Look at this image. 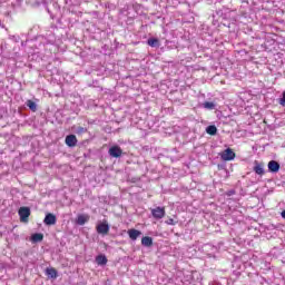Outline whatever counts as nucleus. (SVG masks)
<instances>
[{
	"label": "nucleus",
	"instance_id": "nucleus-1",
	"mask_svg": "<svg viewBox=\"0 0 285 285\" xmlns=\"http://www.w3.org/2000/svg\"><path fill=\"white\" fill-rule=\"evenodd\" d=\"M19 217H20V222L22 224H28L29 219H30V209L29 207H20L18 210Z\"/></svg>",
	"mask_w": 285,
	"mask_h": 285
},
{
	"label": "nucleus",
	"instance_id": "nucleus-2",
	"mask_svg": "<svg viewBox=\"0 0 285 285\" xmlns=\"http://www.w3.org/2000/svg\"><path fill=\"white\" fill-rule=\"evenodd\" d=\"M235 157H237V155L232 148H227L220 154V159H223V161H233Z\"/></svg>",
	"mask_w": 285,
	"mask_h": 285
},
{
	"label": "nucleus",
	"instance_id": "nucleus-3",
	"mask_svg": "<svg viewBox=\"0 0 285 285\" xmlns=\"http://www.w3.org/2000/svg\"><path fill=\"white\" fill-rule=\"evenodd\" d=\"M154 219H164L166 217V207H156L151 209Z\"/></svg>",
	"mask_w": 285,
	"mask_h": 285
},
{
	"label": "nucleus",
	"instance_id": "nucleus-4",
	"mask_svg": "<svg viewBox=\"0 0 285 285\" xmlns=\"http://www.w3.org/2000/svg\"><path fill=\"white\" fill-rule=\"evenodd\" d=\"M109 155L110 157H115L116 159H119V157L124 155V150L119 146H112L109 148Z\"/></svg>",
	"mask_w": 285,
	"mask_h": 285
},
{
	"label": "nucleus",
	"instance_id": "nucleus-5",
	"mask_svg": "<svg viewBox=\"0 0 285 285\" xmlns=\"http://www.w3.org/2000/svg\"><path fill=\"white\" fill-rule=\"evenodd\" d=\"M96 230L99 235H108L110 233V226L108 223H101L96 227Z\"/></svg>",
	"mask_w": 285,
	"mask_h": 285
},
{
	"label": "nucleus",
	"instance_id": "nucleus-6",
	"mask_svg": "<svg viewBox=\"0 0 285 285\" xmlns=\"http://www.w3.org/2000/svg\"><path fill=\"white\" fill-rule=\"evenodd\" d=\"M43 223L46 224V226H55V224H57V216L55 214H47Z\"/></svg>",
	"mask_w": 285,
	"mask_h": 285
},
{
	"label": "nucleus",
	"instance_id": "nucleus-7",
	"mask_svg": "<svg viewBox=\"0 0 285 285\" xmlns=\"http://www.w3.org/2000/svg\"><path fill=\"white\" fill-rule=\"evenodd\" d=\"M65 144L69 147V148H75V146H77V136L75 135H68L65 139Z\"/></svg>",
	"mask_w": 285,
	"mask_h": 285
},
{
	"label": "nucleus",
	"instance_id": "nucleus-8",
	"mask_svg": "<svg viewBox=\"0 0 285 285\" xmlns=\"http://www.w3.org/2000/svg\"><path fill=\"white\" fill-rule=\"evenodd\" d=\"M269 173H279V163L276 160H271L267 165Z\"/></svg>",
	"mask_w": 285,
	"mask_h": 285
},
{
	"label": "nucleus",
	"instance_id": "nucleus-9",
	"mask_svg": "<svg viewBox=\"0 0 285 285\" xmlns=\"http://www.w3.org/2000/svg\"><path fill=\"white\" fill-rule=\"evenodd\" d=\"M129 239L136 242V239L141 235V232L135 228L129 229L128 232Z\"/></svg>",
	"mask_w": 285,
	"mask_h": 285
},
{
	"label": "nucleus",
	"instance_id": "nucleus-10",
	"mask_svg": "<svg viewBox=\"0 0 285 285\" xmlns=\"http://www.w3.org/2000/svg\"><path fill=\"white\" fill-rule=\"evenodd\" d=\"M254 173H256V175H264V164L263 163H258L257 160L254 163Z\"/></svg>",
	"mask_w": 285,
	"mask_h": 285
},
{
	"label": "nucleus",
	"instance_id": "nucleus-11",
	"mask_svg": "<svg viewBox=\"0 0 285 285\" xmlns=\"http://www.w3.org/2000/svg\"><path fill=\"white\" fill-rule=\"evenodd\" d=\"M88 219H90L89 215L80 214L77 217V224L79 226H83L88 222Z\"/></svg>",
	"mask_w": 285,
	"mask_h": 285
},
{
	"label": "nucleus",
	"instance_id": "nucleus-12",
	"mask_svg": "<svg viewBox=\"0 0 285 285\" xmlns=\"http://www.w3.org/2000/svg\"><path fill=\"white\" fill-rule=\"evenodd\" d=\"M96 263L98 266H106L108 264V258L106 255L100 254L96 257Z\"/></svg>",
	"mask_w": 285,
	"mask_h": 285
},
{
	"label": "nucleus",
	"instance_id": "nucleus-13",
	"mask_svg": "<svg viewBox=\"0 0 285 285\" xmlns=\"http://www.w3.org/2000/svg\"><path fill=\"white\" fill-rule=\"evenodd\" d=\"M46 275H48V277H51V279H57V277H59V274L57 273L55 267L47 268Z\"/></svg>",
	"mask_w": 285,
	"mask_h": 285
},
{
	"label": "nucleus",
	"instance_id": "nucleus-14",
	"mask_svg": "<svg viewBox=\"0 0 285 285\" xmlns=\"http://www.w3.org/2000/svg\"><path fill=\"white\" fill-rule=\"evenodd\" d=\"M141 244L142 246H146L147 248H150L153 246V237L150 236H145L141 238Z\"/></svg>",
	"mask_w": 285,
	"mask_h": 285
},
{
	"label": "nucleus",
	"instance_id": "nucleus-15",
	"mask_svg": "<svg viewBox=\"0 0 285 285\" xmlns=\"http://www.w3.org/2000/svg\"><path fill=\"white\" fill-rule=\"evenodd\" d=\"M147 43L150 46V48H159V39L157 38L148 39Z\"/></svg>",
	"mask_w": 285,
	"mask_h": 285
},
{
	"label": "nucleus",
	"instance_id": "nucleus-16",
	"mask_svg": "<svg viewBox=\"0 0 285 285\" xmlns=\"http://www.w3.org/2000/svg\"><path fill=\"white\" fill-rule=\"evenodd\" d=\"M206 132H207V135L215 136V135H217V127L215 125H209L206 128Z\"/></svg>",
	"mask_w": 285,
	"mask_h": 285
},
{
	"label": "nucleus",
	"instance_id": "nucleus-17",
	"mask_svg": "<svg viewBox=\"0 0 285 285\" xmlns=\"http://www.w3.org/2000/svg\"><path fill=\"white\" fill-rule=\"evenodd\" d=\"M26 105L31 109L32 112H37V104L32 100H27Z\"/></svg>",
	"mask_w": 285,
	"mask_h": 285
},
{
	"label": "nucleus",
	"instance_id": "nucleus-18",
	"mask_svg": "<svg viewBox=\"0 0 285 285\" xmlns=\"http://www.w3.org/2000/svg\"><path fill=\"white\" fill-rule=\"evenodd\" d=\"M32 242H43V234L36 233L31 236Z\"/></svg>",
	"mask_w": 285,
	"mask_h": 285
},
{
	"label": "nucleus",
	"instance_id": "nucleus-19",
	"mask_svg": "<svg viewBox=\"0 0 285 285\" xmlns=\"http://www.w3.org/2000/svg\"><path fill=\"white\" fill-rule=\"evenodd\" d=\"M204 108L207 110H215V102L206 101L204 102Z\"/></svg>",
	"mask_w": 285,
	"mask_h": 285
},
{
	"label": "nucleus",
	"instance_id": "nucleus-20",
	"mask_svg": "<svg viewBox=\"0 0 285 285\" xmlns=\"http://www.w3.org/2000/svg\"><path fill=\"white\" fill-rule=\"evenodd\" d=\"M165 224H167V226H175L177 225V220L173 219V218H168Z\"/></svg>",
	"mask_w": 285,
	"mask_h": 285
},
{
	"label": "nucleus",
	"instance_id": "nucleus-21",
	"mask_svg": "<svg viewBox=\"0 0 285 285\" xmlns=\"http://www.w3.org/2000/svg\"><path fill=\"white\" fill-rule=\"evenodd\" d=\"M281 106H285V91L283 92V98L279 100Z\"/></svg>",
	"mask_w": 285,
	"mask_h": 285
},
{
	"label": "nucleus",
	"instance_id": "nucleus-22",
	"mask_svg": "<svg viewBox=\"0 0 285 285\" xmlns=\"http://www.w3.org/2000/svg\"><path fill=\"white\" fill-rule=\"evenodd\" d=\"M283 219H285V209L281 213Z\"/></svg>",
	"mask_w": 285,
	"mask_h": 285
}]
</instances>
